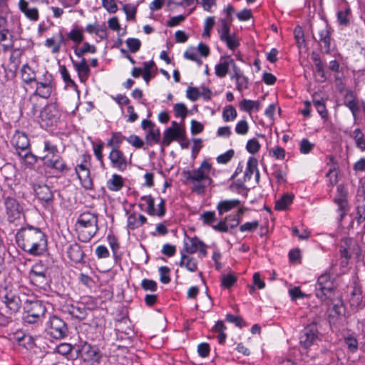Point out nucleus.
<instances>
[{
  "label": "nucleus",
  "instance_id": "7c9ffc66",
  "mask_svg": "<svg viewBox=\"0 0 365 365\" xmlns=\"http://www.w3.org/2000/svg\"><path fill=\"white\" fill-rule=\"evenodd\" d=\"M86 31L90 34H95L101 39H105L108 36L105 24H89L86 26Z\"/></svg>",
  "mask_w": 365,
  "mask_h": 365
},
{
  "label": "nucleus",
  "instance_id": "37998d69",
  "mask_svg": "<svg viewBox=\"0 0 365 365\" xmlns=\"http://www.w3.org/2000/svg\"><path fill=\"white\" fill-rule=\"evenodd\" d=\"M68 38L75 43H80L84 39L82 29L77 26L73 27L68 34Z\"/></svg>",
  "mask_w": 365,
  "mask_h": 365
},
{
  "label": "nucleus",
  "instance_id": "bf43d9fd",
  "mask_svg": "<svg viewBox=\"0 0 365 365\" xmlns=\"http://www.w3.org/2000/svg\"><path fill=\"white\" fill-rule=\"evenodd\" d=\"M231 215L226 216L224 220L219 221L217 224L212 225V228L217 232H227L229 231V225L227 221L230 220Z\"/></svg>",
  "mask_w": 365,
  "mask_h": 365
},
{
  "label": "nucleus",
  "instance_id": "338daca9",
  "mask_svg": "<svg viewBox=\"0 0 365 365\" xmlns=\"http://www.w3.org/2000/svg\"><path fill=\"white\" fill-rule=\"evenodd\" d=\"M314 147V144L311 143L308 139L303 138L299 143V150L302 154L309 153Z\"/></svg>",
  "mask_w": 365,
  "mask_h": 365
},
{
  "label": "nucleus",
  "instance_id": "69168bd1",
  "mask_svg": "<svg viewBox=\"0 0 365 365\" xmlns=\"http://www.w3.org/2000/svg\"><path fill=\"white\" fill-rule=\"evenodd\" d=\"M314 105L319 113V114L322 117H325L327 115V109L325 106L324 101L322 99H316L315 96H314L313 99Z\"/></svg>",
  "mask_w": 365,
  "mask_h": 365
},
{
  "label": "nucleus",
  "instance_id": "09e8293b",
  "mask_svg": "<svg viewBox=\"0 0 365 365\" xmlns=\"http://www.w3.org/2000/svg\"><path fill=\"white\" fill-rule=\"evenodd\" d=\"M160 133L158 129L151 128L145 135L146 143L152 145L158 143L160 140Z\"/></svg>",
  "mask_w": 365,
  "mask_h": 365
},
{
  "label": "nucleus",
  "instance_id": "412c9836",
  "mask_svg": "<svg viewBox=\"0 0 365 365\" xmlns=\"http://www.w3.org/2000/svg\"><path fill=\"white\" fill-rule=\"evenodd\" d=\"M12 145L19 151L24 152L29 148L30 143L27 135L22 132L16 131L11 140Z\"/></svg>",
  "mask_w": 365,
  "mask_h": 365
},
{
  "label": "nucleus",
  "instance_id": "e433bc0d",
  "mask_svg": "<svg viewBox=\"0 0 365 365\" xmlns=\"http://www.w3.org/2000/svg\"><path fill=\"white\" fill-rule=\"evenodd\" d=\"M239 107L241 110L250 113L258 111L261 108V104L258 101L244 99L240 103Z\"/></svg>",
  "mask_w": 365,
  "mask_h": 365
},
{
  "label": "nucleus",
  "instance_id": "6ab92c4d",
  "mask_svg": "<svg viewBox=\"0 0 365 365\" xmlns=\"http://www.w3.org/2000/svg\"><path fill=\"white\" fill-rule=\"evenodd\" d=\"M317 327L315 325H309L305 327L299 338L302 346L304 348H309L317 339Z\"/></svg>",
  "mask_w": 365,
  "mask_h": 365
},
{
  "label": "nucleus",
  "instance_id": "a878e982",
  "mask_svg": "<svg viewBox=\"0 0 365 365\" xmlns=\"http://www.w3.org/2000/svg\"><path fill=\"white\" fill-rule=\"evenodd\" d=\"M240 205V201L238 199L223 200L217 203L216 208L219 215L222 216L224 213L238 207Z\"/></svg>",
  "mask_w": 365,
  "mask_h": 365
},
{
  "label": "nucleus",
  "instance_id": "ea45409f",
  "mask_svg": "<svg viewBox=\"0 0 365 365\" xmlns=\"http://www.w3.org/2000/svg\"><path fill=\"white\" fill-rule=\"evenodd\" d=\"M19 155L21 158L22 163L26 165L27 167L34 165L37 161L36 156L31 153L29 148L24 152L19 151Z\"/></svg>",
  "mask_w": 365,
  "mask_h": 365
},
{
  "label": "nucleus",
  "instance_id": "5fc2aeb1",
  "mask_svg": "<svg viewBox=\"0 0 365 365\" xmlns=\"http://www.w3.org/2000/svg\"><path fill=\"white\" fill-rule=\"evenodd\" d=\"M200 219L205 225L212 227L216 221V214L214 211H206L200 215Z\"/></svg>",
  "mask_w": 365,
  "mask_h": 365
},
{
  "label": "nucleus",
  "instance_id": "2eb2a0df",
  "mask_svg": "<svg viewBox=\"0 0 365 365\" xmlns=\"http://www.w3.org/2000/svg\"><path fill=\"white\" fill-rule=\"evenodd\" d=\"M4 207L7 219L10 222H14L16 220L21 217L22 207L15 198L6 197L4 200Z\"/></svg>",
  "mask_w": 365,
  "mask_h": 365
},
{
  "label": "nucleus",
  "instance_id": "0e129e2a",
  "mask_svg": "<svg viewBox=\"0 0 365 365\" xmlns=\"http://www.w3.org/2000/svg\"><path fill=\"white\" fill-rule=\"evenodd\" d=\"M235 83V89L240 93H242L243 91L247 89L250 83L249 78L245 75L236 80Z\"/></svg>",
  "mask_w": 365,
  "mask_h": 365
},
{
  "label": "nucleus",
  "instance_id": "9b49d317",
  "mask_svg": "<svg viewBox=\"0 0 365 365\" xmlns=\"http://www.w3.org/2000/svg\"><path fill=\"white\" fill-rule=\"evenodd\" d=\"M108 158L113 168L120 172H123L127 169L129 161L125 154L119 148H112L109 153Z\"/></svg>",
  "mask_w": 365,
  "mask_h": 365
},
{
  "label": "nucleus",
  "instance_id": "423d86ee",
  "mask_svg": "<svg viewBox=\"0 0 365 365\" xmlns=\"http://www.w3.org/2000/svg\"><path fill=\"white\" fill-rule=\"evenodd\" d=\"M24 322L28 324H34L43 317L46 309L42 302L36 300L26 301L24 305Z\"/></svg>",
  "mask_w": 365,
  "mask_h": 365
},
{
  "label": "nucleus",
  "instance_id": "c03bdc74",
  "mask_svg": "<svg viewBox=\"0 0 365 365\" xmlns=\"http://www.w3.org/2000/svg\"><path fill=\"white\" fill-rule=\"evenodd\" d=\"M237 110L232 106H226L223 108L222 119L225 122L233 121L237 118Z\"/></svg>",
  "mask_w": 365,
  "mask_h": 365
},
{
  "label": "nucleus",
  "instance_id": "4d7b16f0",
  "mask_svg": "<svg viewBox=\"0 0 365 365\" xmlns=\"http://www.w3.org/2000/svg\"><path fill=\"white\" fill-rule=\"evenodd\" d=\"M123 10L126 15V19L128 21L135 20V15L137 12V6L134 4H125L123 6Z\"/></svg>",
  "mask_w": 365,
  "mask_h": 365
},
{
  "label": "nucleus",
  "instance_id": "864d4df0",
  "mask_svg": "<svg viewBox=\"0 0 365 365\" xmlns=\"http://www.w3.org/2000/svg\"><path fill=\"white\" fill-rule=\"evenodd\" d=\"M353 137L355 140L356 146L362 150H365L364 135L359 128H356L354 130Z\"/></svg>",
  "mask_w": 365,
  "mask_h": 365
},
{
  "label": "nucleus",
  "instance_id": "a211bd4d",
  "mask_svg": "<svg viewBox=\"0 0 365 365\" xmlns=\"http://www.w3.org/2000/svg\"><path fill=\"white\" fill-rule=\"evenodd\" d=\"M66 38L61 31L54 34L45 41V46L50 48L52 53H58L62 46L66 44Z\"/></svg>",
  "mask_w": 365,
  "mask_h": 365
},
{
  "label": "nucleus",
  "instance_id": "5701e85b",
  "mask_svg": "<svg viewBox=\"0 0 365 365\" xmlns=\"http://www.w3.org/2000/svg\"><path fill=\"white\" fill-rule=\"evenodd\" d=\"M19 9L31 21L36 22L39 19L38 9L36 7H31L26 0H19Z\"/></svg>",
  "mask_w": 365,
  "mask_h": 365
},
{
  "label": "nucleus",
  "instance_id": "a19ab883",
  "mask_svg": "<svg viewBox=\"0 0 365 365\" xmlns=\"http://www.w3.org/2000/svg\"><path fill=\"white\" fill-rule=\"evenodd\" d=\"M293 201V195L285 194L276 201L274 208L277 210H286Z\"/></svg>",
  "mask_w": 365,
  "mask_h": 365
},
{
  "label": "nucleus",
  "instance_id": "72a5a7b5",
  "mask_svg": "<svg viewBox=\"0 0 365 365\" xmlns=\"http://www.w3.org/2000/svg\"><path fill=\"white\" fill-rule=\"evenodd\" d=\"M349 304L354 309H359L364 306L361 290L359 287H354L351 291Z\"/></svg>",
  "mask_w": 365,
  "mask_h": 365
},
{
  "label": "nucleus",
  "instance_id": "3c124183",
  "mask_svg": "<svg viewBox=\"0 0 365 365\" xmlns=\"http://www.w3.org/2000/svg\"><path fill=\"white\" fill-rule=\"evenodd\" d=\"M125 137L120 133H113L111 138L108 140L107 145L112 148H119Z\"/></svg>",
  "mask_w": 365,
  "mask_h": 365
},
{
  "label": "nucleus",
  "instance_id": "f3484780",
  "mask_svg": "<svg viewBox=\"0 0 365 365\" xmlns=\"http://www.w3.org/2000/svg\"><path fill=\"white\" fill-rule=\"evenodd\" d=\"M235 62L234 59L228 55L220 57L219 62L215 66V73L220 78H225L229 73L230 68L233 67Z\"/></svg>",
  "mask_w": 365,
  "mask_h": 365
},
{
  "label": "nucleus",
  "instance_id": "e2e57ef3",
  "mask_svg": "<svg viewBox=\"0 0 365 365\" xmlns=\"http://www.w3.org/2000/svg\"><path fill=\"white\" fill-rule=\"evenodd\" d=\"M90 160H91V156L87 154H83L81 156V163L78 164L75 168L76 173L90 168V165H91Z\"/></svg>",
  "mask_w": 365,
  "mask_h": 365
},
{
  "label": "nucleus",
  "instance_id": "20e7f679",
  "mask_svg": "<svg viewBox=\"0 0 365 365\" xmlns=\"http://www.w3.org/2000/svg\"><path fill=\"white\" fill-rule=\"evenodd\" d=\"M43 153L45 154L41 157V160L46 166L58 171H63L66 168L62 158L58 155L56 145L49 140H45L43 142Z\"/></svg>",
  "mask_w": 365,
  "mask_h": 365
},
{
  "label": "nucleus",
  "instance_id": "7ed1b4c3",
  "mask_svg": "<svg viewBox=\"0 0 365 365\" xmlns=\"http://www.w3.org/2000/svg\"><path fill=\"white\" fill-rule=\"evenodd\" d=\"M79 240L87 242L98 230L97 217L91 212H83L79 215L75 225Z\"/></svg>",
  "mask_w": 365,
  "mask_h": 365
},
{
  "label": "nucleus",
  "instance_id": "79ce46f5",
  "mask_svg": "<svg viewBox=\"0 0 365 365\" xmlns=\"http://www.w3.org/2000/svg\"><path fill=\"white\" fill-rule=\"evenodd\" d=\"M222 42L225 43L228 49L232 52H235L237 48L240 46V39L235 34H232L229 36L224 38Z\"/></svg>",
  "mask_w": 365,
  "mask_h": 365
},
{
  "label": "nucleus",
  "instance_id": "0eeeda50",
  "mask_svg": "<svg viewBox=\"0 0 365 365\" xmlns=\"http://www.w3.org/2000/svg\"><path fill=\"white\" fill-rule=\"evenodd\" d=\"M155 200L151 195H143L140 197V202L138 206L141 210H144L150 216H158L163 217L165 214V200L160 198L158 207H155Z\"/></svg>",
  "mask_w": 365,
  "mask_h": 365
},
{
  "label": "nucleus",
  "instance_id": "774afa93",
  "mask_svg": "<svg viewBox=\"0 0 365 365\" xmlns=\"http://www.w3.org/2000/svg\"><path fill=\"white\" fill-rule=\"evenodd\" d=\"M286 173L282 170L279 167L276 166L272 173L273 178L276 180L277 182L281 184L286 182Z\"/></svg>",
  "mask_w": 365,
  "mask_h": 365
},
{
  "label": "nucleus",
  "instance_id": "4be33fe9",
  "mask_svg": "<svg viewBox=\"0 0 365 365\" xmlns=\"http://www.w3.org/2000/svg\"><path fill=\"white\" fill-rule=\"evenodd\" d=\"M356 210L359 215V220L365 219V182L359 187L356 195Z\"/></svg>",
  "mask_w": 365,
  "mask_h": 365
},
{
  "label": "nucleus",
  "instance_id": "052dcab7",
  "mask_svg": "<svg viewBox=\"0 0 365 365\" xmlns=\"http://www.w3.org/2000/svg\"><path fill=\"white\" fill-rule=\"evenodd\" d=\"M249 124L245 120H240L235 125V131L240 135H245L249 132Z\"/></svg>",
  "mask_w": 365,
  "mask_h": 365
},
{
  "label": "nucleus",
  "instance_id": "f03ea898",
  "mask_svg": "<svg viewBox=\"0 0 365 365\" xmlns=\"http://www.w3.org/2000/svg\"><path fill=\"white\" fill-rule=\"evenodd\" d=\"M220 173L212 167L209 160L205 159L197 168L184 170L182 174L187 181L193 183L192 191L202 194L207 187L214 185L212 177L217 176Z\"/></svg>",
  "mask_w": 365,
  "mask_h": 365
},
{
  "label": "nucleus",
  "instance_id": "cd10ccee",
  "mask_svg": "<svg viewBox=\"0 0 365 365\" xmlns=\"http://www.w3.org/2000/svg\"><path fill=\"white\" fill-rule=\"evenodd\" d=\"M257 160L255 158H250L247 162V167L244 174V181H249L255 174L257 179L259 178V173L257 168Z\"/></svg>",
  "mask_w": 365,
  "mask_h": 365
},
{
  "label": "nucleus",
  "instance_id": "6e6d98bb",
  "mask_svg": "<svg viewBox=\"0 0 365 365\" xmlns=\"http://www.w3.org/2000/svg\"><path fill=\"white\" fill-rule=\"evenodd\" d=\"M173 110L176 117H180L184 120L188 113L186 106L182 103H178L174 105Z\"/></svg>",
  "mask_w": 365,
  "mask_h": 365
},
{
  "label": "nucleus",
  "instance_id": "bb28decb",
  "mask_svg": "<svg viewBox=\"0 0 365 365\" xmlns=\"http://www.w3.org/2000/svg\"><path fill=\"white\" fill-rule=\"evenodd\" d=\"M337 21L340 25L347 26L351 17L350 6L347 2H343L340 9L337 11Z\"/></svg>",
  "mask_w": 365,
  "mask_h": 365
},
{
  "label": "nucleus",
  "instance_id": "ddd939ff",
  "mask_svg": "<svg viewBox=\"0 0 365 365\" xmlns=\"http://www.w3.org/2000/svg\"><path fill=\"white\" fill-rule=\"evenodd\" d=\"M30 274L31 279L39 286L46 285L50 282L48 268L41 262L33 265Z\"/></svg>",
  "mask_w": 365,
  "mask_h": 365
},
{
  "label": "nucleus",
  "instance_id": "9d476101",
  "mask_svg": "<svg viewBox=\"0 0 365 365\" xmlns=\"http://www.w3.org/2000/svg\"><path fill=\"white\" fill-rule=\"evenodd\" d=\"M46 331L51 337L61 339L66 336L68 329L61 319L53 316L50 317L47 322Z\"/></svg>",
  "mask_w": 365,
  "mask_h": 365
},
{
  "label": "nucleus",
  "instance_id": "473e14b6",
  "mask_svg": "<svg viewBox=\"0 0 365 365\" xmlns=\"http://www.w3.org/2000/svg\"><path fill=\"white\" fill-rule=\"evenodd\" d=\"M319 41L324 44L326 53L330 51V31L328 25L324 24L322 29L318 31Z\"/></svg>",
  "mask_w": 365,
  "mask_h": 365
},
{
  "label": "nucleus",
  "instance_id": "6e6552de",
  "mask_svg": "<svg viewBox=\"0 0 365 365\" xmlns=\"http://www.w3.org/2000/svg\"><path fill=\"white\" fill-rule=\"evenodd\" d=\"M207 246L197 237L185 236L183 240V247L181 252L192 255L198 252V257H205L207 255Z\"/></svg>",
  "mask_w": 365,
  "mask_h": 365
},
{
  "label": "nucleus",
  "instance_id": "2f4dec72",
  "mask_svg": "<svg viewBox=\"0 0 365 365\" xmlns=\"http://www.w3.org/2000/svg\"><path fill=\"white\" fill-rule=\"evenodd\" d=\"M124 185V179L118 174H113L106 182L107 188L113 192L120 191Z\"/></svg>",
  "mask_w": 365,
  "mask_h": 365
},
{
  "label": "nucleus",
  "instance_id": "c9c22d12",
  "mask_svg": "<svg viewBox=\"0 0 365 365\" xmlns=\"http://www.w3.org/2000/svg\"><path fill=\"white\" fill-rule=\"evenodd\" d=\"M328 165L329 166V168L326 176L328 178L329 185L333 187L338 182L337 165L333 158H330V163H328Z\"/></svg>",
  "mask_w": 365,
  "mask_h": 365
},
{
  "label": "nucleus",
  "instance_id": "dca6fc26",
  "mask_svg": "<svg viewBox=\"0 0 365 365\" xmlns=\"http://www.w3.org/2000/svg\"><path fill=\"white\" fill-rule=\"evenodd\" d=\"M2 302L11 313H16L21 307L20 297L16 292L12 290H5V293L2 297Z\"/></svg>",
  "mask_w": 365,
  "mask_h": 365
},
{
  "label": "nucleus",
  "instance_id": "de8ad7c7",
  "mask_svg": "<svg viewBox=\"0 0 365 365\" xmlns=\"http://www.w3.org/2000/svg\"><path fill=\"white\" fill-rule=\"evenodd\" d=\"M220 22V26L217 31L219 34L220 39L222 41L224 38L232 34L230 33V29L229 25L231 22H228L225 19H221Z\"/></svg>",
  "mask_w": 365,
  "mask_h": 365
},
{
  "label": "nucleus",
  "instance_id": "4c0bfd02",
  "mask_svg": "<svg viewBox=\"0 0 365 365\" xmlns=\"http://www.w3.org/2000/svg\"><path fill=\"white\" fill-rule=\"evenodd\" d=\"M82 186L86 190H91L93 182L90 176V168L76 173Z\"/></svg>",
  "mask_w": 365,
  "mask_h": 365
},
{
  "label": "nucleus",
  "instance_id": "13d9d810",
  "mask_svg": "<svg viewBox=\"0 0 365 365\" xmlns=\"http://www.w3.org/2000/svg\"><path fill=\"white\" fill-rule=\"evenodd\" d=\"M344 342L350 352H356L358 350L359 344L357 339L354 336L351 335L346 336L344 338Z\"/></svg>",
  "mask_w": 365,
  "mask_h": 365
},
{
  "label": "nucleus",
  "instance_id": "39448f33",
  "mask_svg": "<svg viewBox=\"0 0 365 365\" xmlns=\"http://www.w3.org/2000/svg\"><path fill=\"white\" fill-rule=\"evenodd\" d=\"M336 284L329 273L322 274L317 279L315 285L316 296L321 301L324 302L331 297Z\"/></svg>",
  "mask_w": 365,
  "mask_h": 365
},
{
  "label": "nucleus",
  "instance_id": "f8f14e48",
  "mask_svg": "<svg viewBox=\"0 0 365 365\" xmlns=\"http://www.w3.org/2000/svg\"><path fill=\"white\" fill-rule=\"evenodd\" d=\"M185 138V130L175 122H172V125L167 128L163 138V144L168 146L173 140H183Z\"/></svg>",
  "mask_w": 365,
  "mask_h": 365
},
{
  "label": "nucleus",
  "instance_id": "f257e3e1",
  "mask_svg": "<svg viewBox=\"0 0 365 365\" xmlns=\"http://www.w3.org/2000/svg\"><path fill=\"white\" fill-rule=\"evenodd\" d=\"M17 245L32 256H41L47 250V237L38 227L27 225L19 230L16 234Z\"/></svg>",
  "mask_w": 365,
  "mask_h": 365
},
{
  "label": "nucleus",
  "instance_id": "8fccbe9b",
  "mask_svg": "<svg viewBox=\"0 0 365 365\" xmlns=\"http://www.w3.org/2000/svg\"><path fill=\"white\" fill-rule=\"evenodd\" d=\"M59 71L63 81L68 86L73 88L77 87L76 83L71 79L69 72L64 65H61L59 66Z\"/></svg>",
  "mask_w": 365,
  "mask_h": 365
},
{
  "label": "nucleus",
  "instance_id": "f704fd0d",
  "mask_svg": "<svg viewBox=\"0 0 365 365\" xmlns=\"http://www.w3.org/2000/svg\"><path fill=\"white\" fill-rule=\"evenodd\" d=\"M20 72L22 81L26 84L37 80L35 71L27 63L22 66Z\"/></svg>",
  "mask_w": 365,
  "mask_h": 365
},
{
  "label": "nucleus",
  "instance_id": "aec40b11",
  "mask_svg": "<svg viewBox=\"0 0 365 365\" xmlns=\"http://www.w3.org/2000/svg\"><path fill=\"white\" fill-rule=\"evenodd\" d=\"M126 215L128 230L138 229L147 222V218L143 215L137 213L136 212L129 213L126 211Z\"/></svg>",
  "mask_w": 365,
  "mask_h": 365
},
{
  "label": "nucleus",
  "instance_id": "b1692460",
  "mask_svg": "<svg viewBox=\"0 0 365 365\" xmlns=\"http://www.w3.org/2000/svg\"><path fill=\"white\" fill-rule=\"evenodd\" d=\"M72 63L78 73L80 81L85 82L88 79L91 71L86 60L82 58L81 61L78 62L72 60Z\"/></svg>",
  "mask_w": 365,
  "mask_h": 365
},
{
  "label": "nucleus",
  "instance_id": "c756f323",
  "mask_svg": "<svg viewBox=\"0 0 365 365\" xmlns=\"http://www.w3.org/2000/svg\"><path fill=\"white\" fill-rule=\"evenodd\" d=\"M67 253L71 260L76 263H80L83 260L84 253L81 246L77 243L71 245L68 247Z\"/></svg>",
  "mask_w": 365,
  "mask_h": 365
},
{
  "label": "nucleus",
  "instance_id": "a18cd8bd",
  "mask_svg": "<svg viewBox=\"0 0 365 365\" xmlns=\"http://www.w3.org/2000/svg\"><path fill=\"white\" fill-rule=\"evenodd\" d=\"M96 52V48L95 46L90 44L88 42H84L82 47L76 48L74 50L75 54L81 58L86 53H95Z\"/></svg>",
  "mask_w": 365,
  "mask_h": 365
},
{
  "label": "nucleus",
  "instance_id": "603ef678",
  "mask_svg": "<svg viewBox=\"0 0 365 365\" xmlns=\"http://www.w3.org/2000/svg\"><path fill=\"white\" fill-rule=\"evenodd\" d=\"M104 148V143L101 141L93 144V150L95 157L100 162L101 166H103V150Z\"/></svg>",
  "mask_w": 365,
  "mask_h": 365
},
{
  "label": "nucleus",
  "instance_id": "393cba45",
  "mask_svg": "<svg viewBox=\"0 0 365 365\" xmlns=\"http://www.w3.org/2000/svg\"><path fill=\"white\" fill-rule=\"evenodd\" d=\"M180 260L179 265L182 268L186 269L190 272H195L197 270V260L191 255L180 252Z\"/></svg>",
  "mask_w": 365,
  "mask_h": 365
},
{
  "label": "nucleus",
  "instance_id": "49530a36",
  "mask_svg": "<svg viewBox=\"0 0 365 365\" xmlns=\"http://www.w3.org/2000/svg\"><path fill=\"white\" fill-rule=\"evenodd\" d=\"M269 155L275 159V160H284L285 157H286V151L285 150L279 146V145H275L274 147H272V148H270L269 150Z\"/></svg>",
  "mask_w": 365,
  "mask_h": 365
},
{
  "label": "nucleus",
  "instance_id": "58836bf2",
  "mask_svg": "<svg viewBox=\"0 0 365 365\" xmlns=\"http://www.w3.org/2000/svg\"><path fill=\"white\" fill-rule=\"evenodd\" d=\"M36 195L38 198L45 202L47 205L51 204L53 200V194L48 186L39 187L36 190Z\"/></svg>",
  "mask_w": 365,
  "mask_h": 365
},
{
  "label": "nucleus",
  "instance_id": "c85d7f7f",
  "mask_svg": "<svg viewBox=\"0 0 365 365\" xmlns=\"http://www.w3.org/2000/svg\"><path fill=\"white\" fill-rule=\"evenodd\" d=\"M78 356L82 358L84 361L93 360L97 354L96 348L88 343L82 344L81 348L78 350Z\"/></svg>",
  "mask_w": 365,
  "mask_h": 365
},
{
  "label": "nucleus",
  "instance_id": "1a4fd4ad",
  "mask_svg": "<svg viewBox=\"0 0 365 365\" xmlns=\"http://www.w3.org/2000/svg\"><path fill=\"white\" fill-rule=\"evenodd\" d=\"M61 113L55 104L45 106L40 113L39 118L42 127H50L56 124Z\"/></svg>",
  "mask_w": 365,
  "mask_h": 365
},
{
  "label": "nucleus",
  "instance_id": "4468645a",
  "mask_svg": "<svg viewBox=\"0 0 365 365\" xmlns=\"http://www.w3.org/2000/svg\"><path fill=\"white\" fill-rule=\"evenodd\" d=\"M36 84L35 95L45 99L51 96L53 90L52 76L51 74L46 72L44 79L42 81L36 80Z\"/></svg>",
  "mask_w": 365,
  "mask_h": 365
},
{
  "label": "nucleus",
  "instance_id": "680f3d73",
  "mask_svg": "<svg viewBox=\"0 0 365 365\" xmlns=\"http://www.w3.org/2000/svg\"><path fill=\"white\" fill-rule=\"evenodd\" d=\"M237 282V277L232 274H225L222 277L221 285L222 287L229 289Z\"/></svg>",
  "mask_w": 365,
  "mask_h": 365
}]
</instances>
